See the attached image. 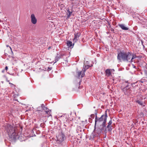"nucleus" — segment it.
<instances>
[{"mask_svg":"<svg viewBox=\"0 0 147 147\" xmlns=\"http://www.w3.org/2000/svg\"><path fill=\"white\" fill-rule=\"evenodd\" d=\"M7 47H9V46H8V45H7Z\"/></svg>","mask_w":147,"mask_h":147,"instance_id":"obj_33","label":"nucleus"},{"mask_svg":"<svg viewBox=\"0 0 147 147\" xmlns=\"http://www.w3.org/2000/svg\"><path fill=\"white\" fill-rule=\"evenodd\" d=\"M51 111V110H49V109L48 110H47V111H46V113L48 114V115H49V117L50 116H51V115L50 114V113Z\"/></svg>","mask_w":147,"mask_h":147,"instance_id":"obj_18","label":"nucleus"},{"mask_svg":"<svg viewBox=\"0 0 147 147\" xmlns=\"http://www.w3.org/2000/svg\"><path fill=\"white\" fill-rule=\"evenodd\" d=\"M66 44L68 47H69L71 48H73L74 45V43L72 44V42L70 41H67Z\"/></svg>","mask_w":147,"mask_h":147,"instance_id":"obj_11","label":"nucleus"},{"mask_svg":"<svg viewBox=\"0 0 147 147\" xmlns=\"http://www.w3.org/2000/svg\"><path fill=\"white\" fill-rule=\"evenodd\" d=\"M106 121H107V120H106V118H105V120L104 121H103L102 125H101V126H102V127H101V128H100V129L101 131L103 130L104 128L105 127H106L105 124L106 123Z\"/></svg>","mask_w":147,"mask_h":147,"instance_id":"obj_12","label":"nucleus"},{"mask_svg":"<svg viewBox=\"0 0 147 147\" xmlns=\"http://www.w3.org/2000/svg\"><path fill=\"white\" fill-rule=\"evenodd\" d=\"M2 72H3V71H2Z\"/></svg>","mask_w":147,"mask_h":147,"instance_id":"obj_35","label":"nucleus"},{"mask_svg":"<svg viewBox=\"0 0 147 147\" xmlns=\"http://www.w3.org/2000/svg\"><path fill=\"white\" fill-rule=\"evenodd\" d=\"M132 66L134 68H136V66H134V64H133L132 65Z\"/></svg>","mask_w":147,"mask_h":147,"instance_id":"obj_31","label":"nucleus"},{"mask_svg":"<svg viewBox=\"0 0 147 147\" xmlns=\"http://www.w3.org/2000/svg\"><path fill=\"white\" fill-rule=\"evenodd\" d=\"M80 35V32H77L74 34V38L73 40L74 42H76L78 40Z\"/></svg>","mask_w":147,"mask_h":147,"instance_id":"obj_6","label":"nucleus"},{"mask_svg":"<svg viewBox=\"0 0 147 147\" xmlns=\"http://www.w3.org/2000/svg\"><path fill=\"white\" fill-rule=\"evenodd\" d=\"M49 70H51L52 69V68L51 67H49Z\"/></svg>","mask_w":147,"mask_h":147,"instance_id":"obj_32","label":"nucleus"},{"mask_svg":"<svg viewBox=\"0 0 147 147\" xmlns=\"http://www.w3.org/2000/svg\"><path fill=\"white\" fill-rule=\"evenodd\" d=\"M57 137V140L61 142H63L65 138L64 135L62 133L59 134Z\"/></svg>","mask_w":147,"mask_h":147,"instance_id":"obj_5","label":"nucleus"},{"mask_svg":"<svg viewBox=\"0 0 147 147\" xmlns=\"http://www.w3.org/2000/svg\"><path fill=\"white\" fill-rule=\"evenodd\" d=\"M65 55L64 54L61 53L59 56H56L55 58V62H54V63H56L57 61L60 58H62L63 56Z\"/></svg>","mask_w":147,"mask_h":147,"instance_id":"obj_9","label":"nucleus"},{"mask_svg":"<svg viewBox=\"0 0 147 147\" xmlns=\"http://www.w3.org/2000/svg\"><path fill=\"white\" fill-rule=\"evenodd\" d=\"M91 119L90 118H89V121L90 123L91 122Z\"/></svg>","mask_w":147,"mask_h":147,"instance_id":"obj_30","label":"nucleus"},{"mask_svg":"<svg viewBox=\"0 0 147 147\" xmlns=\"http://www.w3.org/2000/svg\"><path fill=\"white\" fill-rule=\"evenodd\" d=\"M95 115L94 114H92L90 115V117L91 118H94V117Z\"/></svg>","mask_w":147,"mask_h":147,"instance_id":"obj_24","label":"nucleus"},{"mask_svg":"<svg viewBox=\"0 0 147 147\" xmlns=\"http://www.w3.org/2000/svg\"><path fill=\"white\" fill-rule=\"evenodd\" d=\"M7 131L9 136L14 140L19 138L18 134L16 132L15 129L11 125H9L8 127Z\"/></svg>","mask_w":147,"mask_h":147,"instance_id":"obj_2","label":"nucleus"},{"mask_svg":"<svg viewBox=\"0 0 147 147\" xmlns=\"http://www.w3.org/2000/svg\"><path fill=\"white\" fill-rule=\"evenodd\" d=\"M96 117L95 118V126L97 123H99L100 122L103 121L105 120V119L106 118V120L107 119V113H105V115H102L100 117H97V114L96 113Z\"/></svg>","mask_w":147,"mask_h":147,"instance_id":"obj_3","label":"nucleus"},{"mask_svg":"<svg viewBox=\"0 0 147 147\" xmlns=\"http://www.w3.org/2000/svg\"><path fill=\"white\" fill-rule=\"evenodd\" d=\"M37 111L38 113H40L41 112H42V110H38Z\"/></svg>","mask_w":147,"mask_h":147,"instance_id":"obj_26","label":"nucleus"},{"mask_svg":"<svg viewBox=\"0 0 147 147\" xmlns=\"http://www.w3.org/2000/svg\"><path fill=\"white\" fill-rule=\"evenodd\" d=\"M67 12H68V13L67 14V18H69L71 15L72 11H70L69 9H68L67 10Z\"/></svg>","mask_w":147,"mask_h":147,"instance_id":"obj_15","label":"nucleus"},{"mask_svg":"<svg viewBox=\"0 0 147 147\" xmlns=\"http://www.w3.org/2000/svg\"><path fill=\"white\" fill-rule=\"evenodd\" d=\"M45 107V106L44 105V104H42L41 105V107H39L38 108V109H40V107H41L42 108V109H43L44 108V107Z\"/></svg>","mask_w":147,"mask_h":147,"instance_id":"obj_21","label":"nucleus"},{"mask_svg":"<svg viewBox=\"0 0 147 147\" xmlns=\"http://www.w3.org/2000/svg\"><path fill=\"white\" fill-rule=\"evenodd\" d=\"M111 69V72H113L114 71V69Z\"/></svg>","mask_w":147,"mask_h":147,"instance_id":"obj_27","label":"nucleus"},{"mask_svg":"<svg viewBox=\"0 0 147 147\" xmlns=\"http://www.w3.org/2000/svg\"><path fill=\"white\" fill-rule=\"evenodd\" d=\"M131 87H129V85H127L125 87L122 89L123 91L124 92L125 95H127L128 93H130L131 92V90L130 89Z\"/></svg>","mask_w":147,"mask_h":147,"instance_id":"obj_4","label":"nucleus"},{"mask_svg":"<svg viewBox=\"0 0 147 147\" xmlns=\"http://www.w3.org/2000/svg\"><path fill=\"white\" fill-rule=\"evenodd\" d=\"M107 128H108V131H111L112 129L111 128V126H110V127H108Z\"/></svg>","mask_w":147,"mask_h":147,"instance_id":"obj_23","label":"nucleus"},{"mask_svg":"<svg viewBox=\"0 0 147 147\" xmlns=\"http://www.w3.org/2000/svg\"><path fill=\"white\" fill-rule=\"evenodd\" d=\"M13 74H11V75H13Z\"/></svg>","mask_w":147,"mask_h":147,"instance_id":"obj_34","label":"nucleus"},{"mask_svg":"<svg viewBox=\"0 0 147 147\" xmlns=\"http://www.w3.org/2000/svg\"><path fill=\"white\" fill-rule=\"evenodd\" d=\"M31 18L32 23L33 24H35L37 22V20L34 14L31 15Z\"/></svg>","mask_w":147,"mask_h":147,"instance_id":"obj_7","label":"nucleus"},{"mask_svg":"<svg viewBox=\"0 0 147 147\" xmlns=\"http://www.w3.org/2000/svg\"><path fill=\"white\" fill-rule=\"evenodd\" d=\"M9 47V48L10 49V50H11V52L12 54H13V52H12V49H11V47Z\"/></svg>","mask_w":147,"mask_h":147,"instance_id":"obj_28","label":"nucleus"},{"mask_svg":"<svg viewBox=\"0 0 147 147\" xmlns=\"http://www.w3.org/2000/svg\"><path fill=\"white\" fill-rule=\"evenodd\" d=\"M131 59L130 60V62L132 63L133 62H134V59H135L137 57L136 55H134L133 54L131 53Z\"/></svg>","mask_w":147,"mask_h":147,"instance_id":"obj_13","label":"nucleus"},{"mask_svg":"<svg viewBox=\"0 0 147 147\" xmlns=\"http://www.w3.org/2000/svg\"><path fill=\"white\" fill-rule=\"evenodd\" d=\"M43 109L45 111V112L47 111V110L49 109L47 107H44Z\"/></svg>","mask_w":147,"mask_h":147,"instance_id":"obj_22","label":"nucleus"},{"mask_svg":"<svg viewBox=\"0 0 147 147\" xmlns=\"http://www.w3.org/2000/svg\"><path fill=\"white\" fill-rule=\"evenodd\" d=\"M131 57V53L123 50L118 53L117 58L120 61L122 60L124 62L130 63Z\"/></svg>","mask_w":147,"mask_h":147,"instance_id":"obj_1","label":"nucleus"},{"mask_svg":"<svg viewBox=\"0 0 147 147\" xmlns=\"http://www.w3.org/2000/svg\"><path fill=\"white\" fill-rule=\"evenodd\" d=\"M106 75L107 76H109L111 74V69H107L105 71Z\"/></svg>","mask_w":147,"mask_h":147,"instance_id":"obj_14","label":"nucleus"},{"mask_svg":"<svg viewBox=\"0 0 147 147\" xmlns=\"http://www.w3.org/2000/svg\"><path fill=\"white\" fill-rule=\"evenodd\" d=\"M136 83H137L136 82H135V83H131V86L133 88H136L138 86V85H135V86H134V85L135 84H136Z\"/></svg>","mask_w":147,"mask_h":147,"instance_id":"obj_19","label":"nucleus"},{"mask_svg":"<svg viewBox=\"0 0 147 147\" xmlns=\"http://www.w3.org/2000/svg\"><path fill=\"white\" fill-rule=\"evenodd\" d=\"M90 67V66L88 65H84V66L82 69L83 72L81 76V78L83 77L84 76V73L85 72L86 70L88 69Z\"/></svg>","mask_w":147,"mask_h":147,"instance_id":"obj_8","label":"nucleus"},{"mask_svg":"<svg viewBox=\"0 0 147 147\" xmlns=\"http://www.w3.org/2000/svg\"><path fill=\"white\" fill-rule=\"evenodd\" d=\"M82 72H83V70L82 71H78V72H77V74H78V78H79L80 77V76L81 75H82Z\"/></svg>","mask_w":147,"mask_h":147,"instance_id":"obj_17","label":"nucleus"},{"mask_svg":"<svg viewBox=\"0 0 147 147\" xmlns=\"http://www.w3.org/2000/svg\"><path fill=\"white\" fill-rule=\"evenodd\" d=\"M136 102L140 105H143V102L142 101L137 100L136 101Z\"/></svg>","mask_w":147,"mask_h":147,"instance_id":"obj_20","label":"nucleus"},{"mask_svg":"<svg viewBox=\"0 0 147 147\" xmlns=\"http://www.w3.org/2000/svg\"><path fill=\"white\" fill-rule=\"evenodd\" d=\"M118 25L123 30H127L129 29V28L128 27H126L124 24H119Z\"/></svg>","mask_w":147,"mask_h":147,"instance_id":"obj_10","label":"nucleus"},{"mask_svg":"<svg viewBox=\"0 0 147 147\" xmlns=\"http://www.w3.org/2000/svg\"><path fill=\"white\" fill-rule=\"evenodd\" d=\"M112 120H111V119L109 121V123H108V125L107 126V128L110 127V126H111V124H112Z\"/></svg>","mask_w":147,"mask_h":147,"instance_id":"obj_16","label":"nucleus"},{"mask_svg":"<svg viewBox=\"0 0 147 147\" xmlns=\"http://www.w3.org/2000/svg\"><path fill=\"white\" fill-rule=\"evenodd\" d=\"M8 69V67L7 66H6L5 67V69L6 71H7Z\"/></svg>","mask_w":147,"mask_h":147,"instance_id":"obj_29","label":"nucleus"},{"mask_svg":"<svg viewBox=\"0 0 147 147\" xmlns=\"http://www.w3.org/2000/svg\"><path fill=\"white\" fill-rule=\"evenodd\" d=\"M125 82L128 84H130L131 83L129 81H125Z\"/></svg>","mask_w":147,"mask_h":147,"instance_id":"obj_25","label":"nucleus"}]
</instances>
